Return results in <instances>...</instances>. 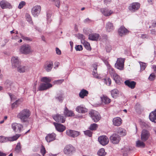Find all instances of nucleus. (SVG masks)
Instances as JSON below:
<instances>
[{
	"label": "nucleus",
	"mask_w": 156,
	"mask_h": 156,
	"mask_svg": "<svg viewBox=\"0 0 156 156\" xmlns=\"http://www.w3.org/2000/svg\"><path fill=\"white\" fill-rule=\"evenodd\" d=\"M0 6L2 9H11L12 8L11 4L6 0H3L0 2Z\"/></svg>",
	"instance_id": "obj_13"
},
{
	"label": "nucleus",
	"mask_w": 156,
	"mask_h": 156,
	"mask_svg": "<svg viewBox=\"0 0 156 156\" xmlns=\"http://www.w3.org/2000/svg\"><path fill=\"white\" fill-rule=\"evenodd\" d=\"M20 135L16 134L12 137H5L3 136H0V142L4 143L8 141H13L16 140L20 136Z\"/></svg>",
	"instance_id": "obj_2"
},
{
	"label": "nucleus",
	"mask_w": 156,
	"mask_h": 156,
	"mask_svg": "<svg viewBox=\"0 0 156 156\" xmlns=\"http://www.w3.org/2000/svg\"><path fill=\"white\" fill-rule=\"evenodd\" d=\"M136 144V146L138 147H144L145 146L144 143L140 140L137 141Z\"/></svg>",
	"instance_id": "obj_39"
},
{
	"label": "nucleus",
	"mask_w": 156,
	"mask_h": 156,
	"mask_svg": "<svg viewBox=\"0 0 156 156\" xmlns=\"http://www.w3.org/2000/svg\"><path fill=\"white\" fill-rule=\"evenodd\" d=\"M52 117L54 120L57 122L63 123L65 121L66 118L60 114L54 115Z\"/></svg>",
	"instance_id": "obj_8"
},
{
	"label": "nucleus",
	"mask_w": 156,
	"mask_h": 156,
	"mask_svg": "<svg viewBox=\"0 0 156 156\" xmlns=\"http://www.w3.org/2000/svg\"><path fill=\"white\" fill-rule=\"evenodd\" d=\"M75 151V148L71 145H66L64 149V153L66 154H72Z\"/></svg>",
	"instance_id": "obj_14"
},
{
	"label": "nucleus",
	"mask_w": 156,
	"mask_h": 156,
	"mask_svg": "<svg viewBox=\"0 0 156 156\" xmlns=\"http://www.w3.org/2000/svg\"><path fill=\"white\" fill-rule=\"evenodd\" d=\"M25 5L26 2L24 1H21L19 5L18 8L19 9H21Z\"/></svg>",
	"instance_id": "obj_50"
},
{
	"label": "nucleus",
	"mask_w": 156,
	"mask_h": 156,
	"mask_svg": "<svg viewBox=\"0 0 156 156\" xmlns=\"http://www.w3.org/2000/svg\"><path fill=\"white\" fill-rule=\"evenodd\" d=\"M106 29L107 31L108 32L113 31L114 29L113 23L110 22H108L106 24Z\"/></svg>",
	"instance_id": "obj_29"
},
{
	"label": "nucleus",
	"mask_w": 156,
	"mask_h": 156,
	"mask_svg": "<svg viewBox=\"0 0 156 156\" xmlns=\"http://www.w3.org/2000/svg\"><path fill=\"white\" fill-rule=\"evenodd\" d=\"M98 141L103 146L107 145L109 142V140L106 136H101L98 138Z\"/></svg>",
	"instance_id": "obj_12"
},
{
	"label": "nucleus",
	"mask_w": 156,
	"mask_h": 156,
	"mask_svg": "<svg viewBox=\"0 0 156 156\" xmlns=\"http://www.w3.org/2000/svg\"><path fill=\"white\" fill-rule=\"evenodd\" d=\"M114 80L115 82L119 84L120 82L121 79L119 76L116 73H114L113 75Z\"/></svg>",
	"instance_id": "obj_34"
},
{
	"label": "nucleus",
	"mask_w": 156,
	"mask_h": 156,
	"mask_svg": "<svg viewBox=\"0 0 156 156\" xmlns=\"http://www.w3.org/2000/svg\"><path fill=\"white\" fill-rule=\"evenodd\" d=\"M26 19L27 21L30 23L33 24V22L31 20V17L30 14L28 13H26L25 15Z\"/></svg>",
	"instance_id": "obj_41"
},
{
	"label": "nucleus",
	"mask_w": 156,
	"mask_h": 156,
	"mask_svg": "<svg viewBox=\"0 0 156 156\" xmlns=\"http://www.w3.org/2000/svg\"><path fill=\"white\" fill-rule=\"evenodd\" d=\"M18 102V101L16 100L15 102L12 104V109L16 108L17 107L19 104Z\"/></svg>",
	"instance_id": "obj_51"
},
{
	"label": "nucleus",
	"mask_w": 156,
	"mask_h": 156,
	"mask_svg": "<svg viewBox=\"0 0 156 156\" xmlns=\"http://www.w3.org/2000/svg\"><path fill=\"white\" fill-rule=\"evenodd\" d=\"M125 60V58H118L115 64V67L120 70H123L124 69Z\"/></svg>",
	"instance_id": "obj_6"
},
{
	"label": "nucleus",
	"mask_w": 156,
	"mask_h": 156,
	"mask_svg": "<svg viewBox=\"0 0 156 156\" xmlns=\"http://www.w3.org/2000/svg\"><path fill=\"white\" fill-rule=\"evenodd\" d=\"M75 49L77 51H81L83 49L82 46L81 45H77L75 47Z\"/></svg>",
	"instance_id": "obj_52"
},
{
	"label": "nucleus",
	"mask_w": 156,
	"mask_h": 156,
	"mask_svg": "<svg viewBox=\"0 0 156 156\" xmlns=\"http://www.w3.org/2000/svg\"><path fill=\"white\" fill-rule=\"evenodd\" d=\"M91 130H87L84 131V134L89 137H91L92 134V132L91 131Z\"/></svg>",
	"instance_id": "obj_43"
},
{
	"label": "nucleus",
	"mask_w": 156,
	"mask_h": 156,
	"mask_svg": "<svg viewBox=\"0 0 156 156\" xmlns=\"http://www.w3.org/2000/svg\"><path fill=\"white\" fill-rule=\"evenodd\" d=\"M41 152L42 154L44 155L46 153V150L45 148L42 146L41 150Z\"/></svg>",
	"instance_id": "obj_58"
},
{
	"label": "nucleus",
	"mask_w": 156,
	"mask_h": 156,
	"mask_svg": "<svg viewBox=\"0 0 156 156\" xmlns=\"http://www.w3.org/2000/svg\"><path fill=\"white\" fill-rule=\"evenodd\" d=\"M89 114L92 120L95 122H98L101 119V116L99 113L95 110L90 111L89 113Z\"/></svg>",
	"instance_id": "obj_3"
},
{
	"label": "nucleus",
	"mask_w": 156,
	"mask_h": 156,
	"mask_svg": "<svg viewBox=\"0 0 156 156\" xmlns=\"http://www.w3.org/2000/svg\"><path fill=\"white\" fill-rule=\"evenodd\" d=\"M41 81L45 82L46 83H49L51 81V78L49 77H44L41 78Z\"/></svg>",
	"instance_id": "obj_38"
},
{
	"label": "nucleus",
	"mask_w": 156,
	"mask_h": 156,
	"mask_svg": "<svg viewBox=\"0 0 156 156\" xmlns=\"http://www.w3.org/2000/svg\"><path fill=\"white\" fill-rule=\"evenodd\" d=\"M88 94V91L87 90L83 89H82L80 91L79 94V96L80 98H83L84 97L87 96Z\"/></svg>",
	"instance_id": "obj_30"
},
{
	"label": "nucleus",
	"mask_w": 156,
	"mask_h": 156,
	"mask_svg": "<svg viewBox=\"0 0 156 156\" xmlns=\"http://www.w3.org/2000/svg\"><path fill=\"white\" fill-rule=\"evenodd\" d=\"M80 134V133L77 131L73 130V133L72 134V137H75L77 136Z\"/></svg>",
	"instance_id": "obj_49"
},
{
	"label": "nucleus",
	"mask_w": 156,
	"mask_h": 156,
	"mask_svg": "<svg viewBox=\"0 0 156 156\" xmlns=\"http://www.w3.org/2000/svg\"><path fill=\"white\" fill-rule=\"evenodd\" d=\"M150 33L153 35L156 36V30L155 29H152L150 30Z\"/></svg>",
	"instance_id": "obj_59"
},
{
	"label": "nucleus",
	"mask_w": 156,
	"mask_h": 156,
	"mask_svg": "<svg viewBox=\"0 0 156 156\" xmlns=\"http://www.w3.org/2000/svg\"><path fill=\"white\" fill-rule=\"evenodd\" d=\"M20 52L22 54H29L31 52V47L28 44H23L20 46Z\"/></svg>",
	"instance_id": "obj_4"
},
{
	"label": "nucleus",
	"mask_w": 156,
	"mask_h": 156,
	"mask_svg": "<svg viewBox=\"0 0 156 156\" xmlns=\"http://www.w3.org/2000/svg\"><path fill=\"white\" fill-rule=\"evenodd\" d=\"M56 135L54 133L48 134L45 137V140L48 142H50L55 139Z\"/></svg>",
	"instance_id": "obj_20"
},
{
	"label": "nucleus",
	"mask_w": 156,
	"mask_h": 156,
	"mask_svg": "<svg viewBox=\"0 0 156 156\" xmlns=\"http://www.w3.org/2000/svg\"><path fill=\"white\" fill-rule=\"evenodd\" d=\"M106 152H105V149L102 148L100 149L98 152V154L99 156H104L106 155Z\"/></svg>",
	"instance_id": "obj_36"
},
{
	"label": "nucleus",
	"mask_w": 156,
	"mask_h": 156,
	"mask_svg": "<svg viewBox=\"0 0 156 156\" xmlns=\"http://www.w3.org/2000/svg\"><path fill=\"white\" fill-rule=\"evenodd\" d=\"M150 136L149 132L146 129H143L142 131L141 138V140L145 141L147 140Z\"/></svg>",
	"instance_id": "obj_11"
},
{
	"label": "nucleus",
	"mask_w": 156,
	"mask_h": 156,
	"mask_svg": "<svg viewBox=\"0 0 156 156\" xmlns=\"http://www.w3.org/2000/svg\"><path fill=\"white\" fill-rule=\"evenodd\" d=\"M54 124L56 129L57 131L60 132H62L66 129V127L62 124L54 122Z\"/></svg>",
	"instance_id": "obj_19"
},
{
	"label": "nucleus",
	"mask_w": 156,
	"mask_h": 156,
	"mask_svg": "<svg viewBox=\"0 0 156 156\" xmlns=\"http://www.w3.org/2000/svg\"><path fill=\"white\" fill-rule=\"evenodd\" d=\"M155 77V76L154 73H152L148 77V79L151 81H153L154 80Z\"/></svg>",
	"instance_id": "obj_46"
},
{
	"label": "nucleus",
	"mask_w": 156,
	"mask_h": 156,
	"mask_svg": "<svg viewBox=\"0 0 156 156\" xmlns=\"http://www.w3.org/2000/svg\"><path fill=\"white\" fill-rule=\"evenodd\" d=\"M51 13L50 12H47V19L48 23H50L52 21L51 19Z\"/></svg>",
	"instance_id": "obj_37"
},
{
	"label": "nucleus",
	"mask_w": 156,
	"mask_h": 156,
	"mask_svg": "<svg viewBox=\"0 0 156 156\" xmlns=\"http://www.w3.org/2000/svg\"><path fill=\"white\" fill-rule=\"evenodd\" d=\"M55 5L58 7L59 8L60 5L59 0H55Z\"/></svg>",
	"instance_id": "obj_62"
},
{
	"label": "nucleus",
	"mask_w": 156,
	"mask_h": 156,
	"mask_svg": "<svg viewBox=\"0 0 156 156\" xmlns=\"http://www.w3.org/2000/svg\"><path fill=\"white\" fill-rule=\"evenodd\" d=\"M73 130L69 129L66 131V134L69 136L72 137Z\"/></svg>",
	"instance_id": "obj_48"
},
{
	"label": "nucleus",
	"mask_w": 156,
	"mask_h": 156,
	"mask_svg": "<svg viewBox=\"0 0 156 156\" xmlns=\"http://www.w3.org/2000/svg\"><path fill=\"white\" fill-rule=\"evenodd\" d=\"M122 120L120 117H116L112 120L113 124L116 126H120L122 123Z\"/></svg>",
	"instance_id": "obj_21"
},
{
	"label": "nucleus",
	"mask_w": 156,
	"mask_h": 156,
	"mask_svg": "<svg viewBox=\"0 0 156 156\" xmlns=\"http://www.w3.org/2000/svg\"><path fill=\"white\" fill-rule=\"evenodd\" d=\"M92 21L88 18H87L84 20V23H89L91 22Z\"/></svg>",
	"instance_id": "obj_63"
},
{
	"label": "nucleus",
	"mask_w": 156,
	"mask_h": 156,
	"mask_svg": "<svg viewBox=\"0 0 156 156\" xmlns=\"http://www.w3.org/2000/svg\"><path fill=\"white\" fill-rule=\"evenodd\" d=\"M77 36L79 39H83L84 38V36L83 34H78Z\"/></svg>",
	"instance_id": "obj_57"
},
{
	"label": "nucleus",
	"mask_w": 156,
	"mask_h": 156,
	"mask_svg": "<svg viewBox=\"0 0 156 156\" xmlns=\"http://www.w3.org/2000/svg\"><path fill=\"white\" fill-rule=\"evenodd\" d=\"M53 66V63L51 62H48L44 65V68L47 72H49L51 71Z\"/></svg>",
	"instance_id": "obj_22"
},
{
	"label": "nucleus",
	"mask_w": 156,
	"mask_h": 156,
	"mask_svg": "<svg viewBox=\"0 0 156 156\" xmlns=\"http://www.w3.org/2000/svg\"><path fill=\"white\" fill-rule=\"evenodd\" d=\"M41 6L39 5H36L34 6L31 9L32 15L34 17H37L41 12Z\"/></svg>",
	"instance_id": "obj_7"
},
{
	"label": "nucleus",
	"mask_w": 156,
	"mask_h": 156,
	"mask_svg": "<svg viewBox=\"0 0 156 156\" xmlns=\"http://www.w3.org/2000/svg\"><path fill=\"white\" fill-rule=\"evenodd\" d=\"M62 96V94L61 93H59L57 94L55 97V98L56 100H58L60 102H62L63 100Z\"/></svg>",
	"instance_id": "obj_35"
},
{
	"label": "nucleus",
	"mask_w": 156,
	"mask_h": 156,
	"mask_svg": "<svg viewBox=\"0 0 156 156\" xmlns=\"http://www.w3.org/2000/svg\"><path fill=\"white\" fill-rule=\"evenodd\" d=\"M125 84L132 89H134L136 83L134 81H130L129 80H126L124 82Z\"/></svg>",
	"instance_id": "obj_23"
},
{
	"label": "nucleus",
	"mask_w": 156,
	"mask_h": 156,
	"mask_svg": "<svg viewBox=\"0 0 156 156\" xmlns=\"http://www.w3.org/2000/svg\"><path fill=\"white\" fill-rule=\"evenodd\" d=\"M140 105L139 103H137L134 106V108L136 112H138L140 108Z\"/></svg>",
	"instance_id": "obj_56"
},
{
	"label": "nucleus",
	"mask_w": 156,
	"mask_h": 156,
	"mask_svg": "<svg viewBox=\"0 0 156 156\" xmlns=\"http://www.w3.org/2000/svg\"><path fill=\"white\" fill-rule=\"evenodd\" d=\"M120 139L121 138L119 135L116 133L113 134L110 137V140L114 144L118 143Z\"/></svg>",
	"instance_id": "obj_9"
},
{
	"label": "nucleus",
	"mask_w": 156,
	"mask_h": 156,
	"mask_svg": "<svg viewBox=\"0 0 156 156\" xmlns=\"http://www.w3.org/2000/svg\"><path fill=\"white\" fill-rule=\"evenodd\" d=\"M149 118L151 121L156 123V109L150 114Z\"/></svg>",
	"instance_id": "obj_27"
},
{
	"label": "nucleus",
	"mask_w": 156,
	"mask_h": 156,
	"mask_svg": "<svg viewBox=\"0 0 156 156\" xmlns=\"http://www.w3.org/2000/svg\"><path fill=\"white\" fill-rule=\"evenodd\" d=\"M52 87V85L50 83H41L38 87V90L39 91H43L51 87Z\"/></svg>",
	"instance_id": "obj_15"
},
{
	"label": "nucleus",
	"mask_w": 156,
	"mask_h": 156,
	"mask_svg": "<svg viewBox=\"0 0 156 156\" xmlns=\"http://www.w3.org/2000/svg\"><path fill=\"white\" fill-rule=\"evenodd\" d=\"M140 4L138 2H133L130 4L128 7V9L131 12H136L140 8Z\"/></svg>",
	"instance_id": "obj_5"
},
{
	"label": "nucleus",
	"mask_w": 156,
	"mask_h": 156,
	"mask_svg": "<svg viewBox=\"0 0 156 156\" xmlns=\"http://www.w3.org/2000/svg\"><path fill=\"white\" fill-rule=\"evenodd\" d=\"M64 81L63 79L59 80H55L54 82L55 84H60L62 83Z\"/></svg>",
	"instance_id": "obj_54"
},
{
	"label": "nucleus",
	"mask_w": 156,
	"mask_h": 156,
	"mask_svg": "<svg viewBox=\"0 0 156 156\" xmlns=\"http://www.w3.org/2000/svg\"><path fill=\"white\" fill-rule=\"evenodd\" d=\"M99 37L100 35L99 34L95 33L89 34L88 38L90 40L96 41L98 40Z\"/></svg>",
	"instance_id": "obj_28"
},
{
	"label": "nucleus",
	"mask_w": 156,
	"mask_h": 156,
	"mask_svg": "<svg viewBox=\"0 0 156 156\" xmlns=\"http://www.w3.org/2000/svg\"><path fill=\"white\" fill-rule=\"evenodd\" d=\"M92 74L94 77L97 78H99L98 74L97 73V70H93L92 72Z\"/></svg>",
	"instance_id": "obj_53"
},
{
	"label": "nucleus",
	"mask_w": 156,
	"mask_h": 156,
	"mask_svg": "<svg viewBox=\"0 0 156 156\" xmlns=\"http://www.w3.org/2000/svg\"><path fill=\"white\" fill-rule=\"evenodd\" d=\"M17 71L20 73H23L27 71L28 67L27 66L20 65L17 67Z\"/></svg>",
	"instance_id": "obj_24"
},
{
	"label": "nucleus",
	"mask_w": 156,
	"mask_h": 156,
	"mask_svg": "<svg viewBox=\"0 0 156 156\" xmlns=\"http://www.w3.org/2000/svg\"><path fill=\"white\" fill-rule=\"evenodd\" d=\"M101 99L102 103L105 104H109L111 101V99L106 96H104L101 98Z\"/></svg>",
	"instance_id": "obj_31"
},
{
	"label": "nucleus",
	"mask_w": 156,
	"mask_h": 156,
	"mask_svg": "<svg viewBox=\"0 0 156 156\" xmlns=\"http://www.w3.org/2000/svg\"><path fill=\"white\" fill-rule=\"evenodd\" d=\"M100 11L105 16H109L113 13V11L106 8H102L100 9Z\"/></svg>",
	"instance_id": "obj_16"
},
{
	"label": "nucleus",
	"mask_w": 156,
	"mask_h": 156,
	"mask_svg": "<svg viewBox=\"0 0 156 156\" xmlns=\"http://www.w3.org/2000/svg\"><path fill=\"white\" fill-rule=\"evenodd\" d=\"M98 127V125L95 123L91 124L89 127V129L91 130H96Z\"/></svg>",
	"instance_id": "obj_42"
},
{
	"label": "nucleus",
	"mask_w": 156,
	"mask_h": 156,
	"mask_svg": "<svg viewBox=\"0 0 156 156\" xmlns=\"http://www.w3.org/2000/svg\"><path fill=\"white\" fill-rule=\"evenodd\" d=\"M56 53L58 55H60L61 54V50L58 48H56Z\"/></svg>",
	"instance_id": "obj_61"
},
{
	"label": "nucleus",
	"mask_w": 156,
	"mask_h": 156,
	"mask_svg": "<svg viewBox=\"0 0 156 156\" xmlns=\"http://www.w3.org/2000/svg\"><path fill=\"white\" fill-rule=\"evenodd\" d=\"M102 80L108 86L110 85L111 83V80L110 78H104L102 79Z\"/></svg>",
	"instance_id": "obj_40"
},
{
	"label": "nucleus",
	"mask_w": 156,
	"mask_h": 156,
	"mask_svg": "<svg viewBox=\"0 0 156 156\" xmlns=\"http://www.w3.org/2000/svg\"><path fill=\"white\" fill-rule=\"evenodd\" d=\"M6 87L7 88H9L11 86L12 84V82L11 81L9 80H7L5 83Z\"/></svg>",
	"instance_id": "obj_45"
},
{
	"label": "nucleus",
	"mask_w": 156,
	"mask_h": 156,
	"mask_svg": "<svg viewBox=\"0 0 156 156\" xmlns=\"http://www.w3.org/2000/svg\"><path fill=\"white\" fill-rule=\"evenodd\" d=\"M141 37L143 39H148V35L146 34H142L141 35Z\"/></svg>",
	"instance_id": "obj_64"
},
{
	"label": "nucleus",
	"mask_w": 156,
	"mask_h": 156,
	"mask_svg": "<svg viewBox=\"0 0 156 156\" xmlns=\"http://www.w3.org/2000/svg\"><path fill=\"white\" fill-rule=\"evenodd\" d=\"M12 128L13 130L16 132L20 133L22 129L23 128V126L19 123H14L12 125Z\"/></svg>",
	"instance_id": "obj_10"
},
{
	"label": "nucleus",
	"mask_w": 156,
	"mask_h": 156,
	"mask_svg": "<svg viewBox=\"0 0 156 156\" xmlns=\"http://www.w3.org/2000/svg\"><path fill=\"white\" fill-rule=\"evenodd\" d=\"M30 114L29 109H24L19 112L17 115V117L20 119L22 122H26L30 116Z\"/></svg>",
	"instance_id": "obj_1"
},
{
	"label": "nucleus",
	"mask_w": 156,
	"mask_h": 156,
	"mask_svg": "<svg viewBox=\"0 0 156 156\" xmlns=\"http://www.w3.org/2000/svg\"><path fill=\"white\" fill-rule=\"evenodd\" d=\"M11 62L12 66L17 67L20 65L21 64V62L18 58V57H14L12 58Z\"/></svg>",
	"instance_id": "obj_18"
},
{
	"label": "nucleus",
	"mask_w": 156,
	"mask_h": 156,
	"mask_svg": "<svg viewBox=\"0 0 156 156\" xmlns=\"http://www.w3.org/2000/svg\"><path fill=\"white\" fill-rule=\"evenodd\" d=\"M112 97L114 98H116L119 94V92L117 89H114L111 91Z\"/></svg>",
	"instance_id": "obj_33"
},
{
	"label": "nucleus",
	"mask_w": 156,
	"mask_h": 156,
	"mask_svg": "<svg viewBox=\"0 0 156 156\" xmlns=\"http://www.w3.org/2000/svg\"><path fill=\"white\" fill-rule=\"evenodd\" d=\"M84 47L87 50H91V48L90 47V44L88 43H87V44H85V45H84Z\"/></svg>",
	"instance_id": "obj_55"
},
{
	"label": "nucleus",
	"mask_w": 156,
	"mask_h": 156,
	"mask_svg": "<svg viewBox=\"0 0 156 156\" xmlns=\"http://www.w3.org/2000/svg\"><path fill=\"white\" fill-rule=\"evenodd\" d=\"M21 145L20 143H17V145L16 147V151L17 153L20 152L21 150Z\"/></svg>",
	"instance_id": "obj_47"
},
{
	"label": "nucleus",
	"mask_w": 156,
	"mask_h": 156,
	"mask_svg": "<svg viewBox=\"0 0 156 156\" xmlns=\"http://www.w3.org/2000/svg\"><path fill=\"white\" fill-rule=\"evenodd\" d=\"M128 32V30L123 26L120 27L118 30L119 35L121 37L125 35Z\"/></svg>",
	"instance_id": "obj_17"
},
{
	"label": "nucleus",
	"mask_w": 156,
	"mask_h": 156,
	"mask_svg": "<svg viewBox=\"0 0 156 156\" xmlns=\"http://www.w3.org/2000/svg\"><path fill=\"white\" fill-rule=\"evenodd\" d=\"M109 72L111 75H112L115 73L114 69L112 68H111L109 69Z\"/></svg>",
	"instance_id": "obj_60"
},
{
	"label": "nucleus",
	"mask_w": 156,
	"mask_h": 156,
	"mask_svg": "<svg viewBox=\"0 0 156 156\" xmlns=\"http://www.w3.org/2000/svg\"><path fill=\"white\" fill-rule=\"evenodd\" d=\"M76 110L79 113H84L87 112L88 109L83 105H80L76 107Z\"/></svg>",
	"instance_id": "obj_25"
},
{
	"label": "nucleus",
	"mask_w": 156,
	"mask_h": 156,
	"mask_svg": "<svg viewBox=\"0 0 156 156\" xmlns=\"http://www.w3.org/2000/svg\"><path fill=\"white\" fill-rule=\"evenodd\" d=\"M116 132L118 133L120 135L125 136L126 134V130L123 129L119 128L117 129Z\"/></svg>",
	"instance_id": "obj_32"
},
{
	"label": "nucleus",
	"mask_w": 156,
	"mask_h": 156,
	"mask_svg": "<svg viewBox=\"0 0 156 156\" xmlns=\"http://www.w3.org/2000/svg\"><path fill=\"white\" fill-rule=\"evenodd\" d=\"M139 63L140 64L141 70H144L146 67V63H145L143 62H139Z\"/></svg>",
	"instance_id": "obj_44"
},
{
	"label": "nucleus",
	"mask_w": 156,
	"mask_h": 156,
	"mask_svg": "<svg viewBox=\"0 0 156 156\" xmlns=\"http://www.w3.org/2000/svg\"><path fill=\"white\" fill-rule=\"evenodd\" d=\"M64 114L66 118L67 116L70 117L74 115V114L73 112L72 111L69 110L66 107H65V108L64 111Z\"/></svg>",
	"instance_id": "obj_26"
}]
</instances>
